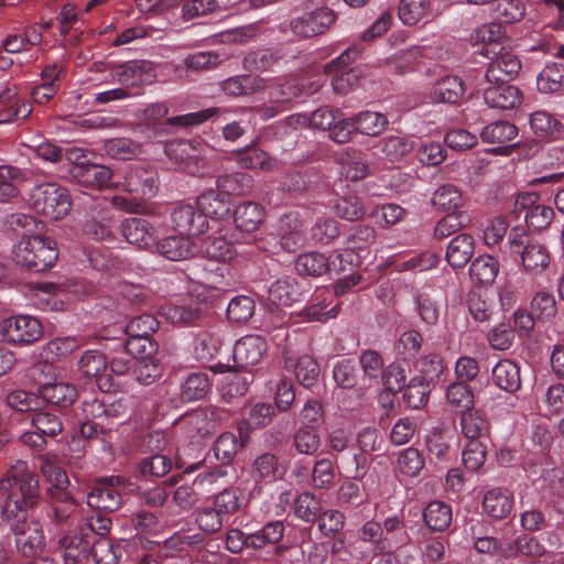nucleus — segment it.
<instances>
[{"mask_svg":"<svg viewBox=\"0 0 564 564\" xmlns=\"http://www.w3.org/2000/svg\"><path fill=\"white\" fill-rule=\"evenodd\" d=\"M40 399L58 408L70 406L77 399L78 393L74 384L58 381L45 383L39 388Z\"/></svg>","mask_w":564,"mask_h":564,"instance_id":"nucleus-27","label":"nucleus"},{"mask_svg":"<svg viewBox=\"0 0 564 564\" xmlns=\"http://www.w3.org/2000/svg\"><path fill=\"white\" fill-rule=\"evenodd\" d=\"M122 348L127 355L137 359L151 357L156 350V344L150 337L128 336L116 340L115 349Z\"/></svg>","mask_w":564,"mask_h":564,"instance_id":"nucleus-49","label":"nucleus"},{"mask_svg":"<svg viewBox=\"0 0 564 564\" xmlns=\"http://www.w3.org/2000/svg\"><path fill=\"white\" fill-rule=\"evenodd\" d=\"M431 203L436 209L451 210L459 208L464 198L457 186L444 184L434 192Z\"/></svg>","mask_w":564,"mask_h":564,"instance_id":"nucleus-59","label":"nucleus"},{"mask_svg":"<svg viewBox=\"0 0 564 564\" xmlns=\"http://www.w3.org/2000/svg\"><path fill=\"white\" fill-rule=\"evenodd\" d=\"M311 128L328 130L329 138L337 143H346L354 133V123L333 107H321L311 113Z\"/></svg>","mask_w":564,"mask_h":564,"instance_id":"nucleus-11","label":"nucleus"},{"mask_svg":"<svg viewBox=\"0 0 564 564\" xmlns=\"http://www.w3.org/2000/svg\"><path fill=\"white\" fill-rule=\"evenodd\" d=\"M41 473L51 485L47 488L50 498L58 496L59 491H67L69 485L68 476L56 460L44 458L41 464Z\"/></svg>","mask_w":564,"mask_h":564,"instance_id":"nucleus-45","label":"nucleus"},{"mask_svg":"<svg viewBox=\"0 0 564 564\" xmlns=\"http://www.w3.org/2000/svg\"><path fill=\"white\" fill-rule=\"evenodd\" d=\"M124 188L135 197L154 196L159 188L156 171L143 164L131 166L124 176Z\"/></svg>","mask_w":564,"mask_h":564,"instance_id":"nucleus-17","label":"nucleus"},{"mask_svg":"<svg viewBox=\"0 0 564 564\" xmlns=\"http://www.w3.org/2000/svg\"><path fill=\"white\" fill-rule=\"evenodd\" d=\"M423 519L432 531L444 532L452 523V507L443 501H431L423 511Z\"/></svg>","mask_w":564,"mask_h":564,"instance_id":"nucleus-40","label":"nucleus"},{"mask_svg":"<svg viewBox=\"0 0 564 564\" xmlns=\"http://www.w3.org/2000/svg\"><path fill=\"white\" fill-rule=\"evenodd\" d=\"M359 365L362 370V380L368 381V386H379L384 371L381 355L373 349L362 350L359 355Z\"/></svg>","mask_w":564,"mask_h":564,"instance_id":"nucleus-48","label":"nucleus"},{"mask_svg":"<svg viewBox=\"0 0 564 564\" xmlns=\"http://www.w3.org/2000/svg\"><path fill=\"white\" fill-rule=\"evenodd\" d=\"M322 509L321 500L311 492H302L294 502L295 517L308 523L319 518Z\"/></svg>","mask_w":564,"mask_h":564,"instance_id":"nucleus-60","label":"nucleus"},{"mask_svg":"<svg viewBox=\"0 0 564 564\" xmlns=\"http://www.w3.org/2000/svg\"><path fill=\"white\" fill-rule=\"evenodd\" d=\"M285 525L281 520L267 522L260 530L251 533L250 543L253 550H261L267 545H274V553L282 554L285 551L284 545L278 543L283 539Z\"/></svg>","mask_w":564,"mask_h":564,"instance_id":"nucleus-28","label":"nucleus"},{"mask_svg":"<svg viewBox=\"0 0 564 564\" xmlns=\"http://www.w3.org/2000/svg\"><path fill=\"white\" fill-rule=\"evenodd\" d=\"M334 213L347 221H356L364 217L366 209L356 194L337 196L333 202Z\"/></svg>","mask_w":564,"mask_h":564,"instance_id":"nucleus-50","label":"nucleus"},{"mask_svg":"<svg viewBox=\"0 0 564 564\" xmlns=\"http://www.w3.org/2000/svg\"><path fill=\"white\" fill-rule=\"evenodd\" d=\"M404 403L414 410L423 408L429 401V384L422 377H414L403 388Z\"/></svg>","mask_w":564,"mask_h":564,"instance_id":"nucleus-57","label":"nucleus"},{"mask_svg":"<svg viewBox=\"0 0 564 564\" xmlns=\"http://www.w3.org/2000/svg\"><path fill=\"white\" fill-rule=\"evenodd\" d=\"M228 420L229 412L226 409L207 406L185 414L180 419L178 425L191 440L198 441L215 434Z\"/></svg>","mask_w":564,"mask_h":564,"instance_id":"nucleus-7","label":"nucleus"},{"mask_svg":"<svg viewBox=\"0 0 564 564\" xmlns=\"http://www.w3.org/2000/svg\"><path fill=\"white\" fill-rule=\"evenodd\" d=\"M0 335L7 343L31 345L43 335V325L31 315H14L0 323Z\"/></svg>","mask_w":564,"mask_h":564,"instance_id":"nucleus-9","label":"nucleus"},{"mask_svg":"<svg viewBox=\"0 0 564 564\" xmlns=\"http://www.w3.org/2000/svg\"><path fill=\"white\" fill-rule=\"evenodd\" d=\"M93 540L76 524L63 529L58 545L65 564H86L90 557Z\"/></svg>","mask_w":564,"mask_h":564,"instance_id":"nucleus-12","label":"nucleus"},{"mask_svg":"<svg viewBox=\"0 0 564 564\" xmlns=\"http://www.w3.org/2000/svg\"><path fill=\"white\" fill-rule=\"evenodd\" d=\"M482 511L494 520L509 517L514 507L513 492L503 487H492L485 491L481 502Z\"/></svg>","mask_w":564,"mask_h":564,"instance_id":"nucleus-22","label":"nucleus"},{"mask_svg":"<svg viewBox=\"0 0 564 564\" xmlns=\"http://www.w3.org/2000/svg\"><path fill=\"white\" fill-rule=\"evenodd\" d=\"M207 145L200 141L174 140L165 145V154L175 169L192 176H209L210 167L206 160Z\"/></svg>","mask_w":564,"mask_h":564,"instance_id":"nucleus-3","label":"nucleus"},{"mask_svg":"<svg viewBox=\"0 0 564 564\" xmlns=\"http://www.w3.org/2000/svg\"><path fill=\"white\" fill-rule=\"evenodd\" d=\"M121 232L126 240L139 249L153 251L156 230L152 223L145 218L130 217L122 221Z\"/></svg>","mask_w":564,"mask_h":564,"instance_id":"nucleus-20","label":"nucleus"},{"mask_svg":"<svg viewBox=\"0 0 564 564\" xmlns=\"http://www.w3.org/2000/svg\"><path fill=\"white\" fill-rule=\"evenodd\" d=\"M119 82L124 86H138L150 82L153 75V64L149 61H130L117 72Z\"/></svg>","mask_w":564,"mask_h":564,"instance_id":"nucleus-36","label":"nucleus"},{"mask_svg":"<svg viewBox=\"0 0 564 564\" xmlns=\"http://www.w3.org/2000/svg\"><path fill=\"white\" fill-rule=\"evenodd\" d=\"M349 119L354 123V132H360L366 135H377L388 124L386 116L375 111H362Z\"/></svg>","mask_w":564,"mask_h":564,"instance_id":"nucleus-54","label":"nucleus"},{"mask_svg":"<svg viewBox=\"0 0 564 564\" xmlns=\"http://www.w3.org/2000/svg\"><path fill=\"white\" fill-rule=\"evenodd\" d=\"M539 91L549 94L558 91L564 87V65L552 63L546 65L536 78Z\"/></svg>","mask_w":564,"mask_h":564,"instance_id":"nucleus-52","label":"nucleus"},{"mask_svg":"<svg viewBox=\"0 0 564 564\" xmlns=\"http://www.w3.org/2000/svg\"><path fill=\"white\" fill-rule=\"evenodd\" d=\"M282 54L278 50L259 48L249 52L242 62V66L248 72H269L273 70L282 59Z\"/></svg>","mask_w":564,"mask_h":564,"instance_id":"nucleus-42","label":"nucleus"},{"mask_svg":"<svg viewBox=\"0 0 564 564\" xmlns=\"http://www.w3.org/2000/svg\"><path fill=\"white\" fill-rule=\"evenodd\" d=\"M524 270L532 274L542 273L550 264L546 248L538 242H528L519 253Z\"/></svg>","mask_w":564,"mask_h":564,"instance_id":"nucleus-41","label":"nucleus"},{"mask_svg":"<svg viewBox=\"0 0 564 564\" xmlns=\"http://www.w3.org/2000/svg\"><path fill=\"white\" fill-rule=\"evenodd\" d=\"M475 251V241L469 234H459L454 237L446 250V260L453 268H463L471 259Z\"/></svg>","mask_w":564,"mask_h":564,"instance_id":"nucleus-34","label":"nucleus"},{"mask_svg":"<svg viewBox=\"0 0 564 564\" xmlns=\"http://www.w3.org/2000/svg\"><path fill=\"white\" fill-rule=\"evenodd\" d=\"M280 246L286 252H295L304 246L301 220L294 215L281 217L279 224Z\"/></svg>","mask_w":564,"mask_h":564,"instance_id":"nucleus-29","label":"nucleus"},{"mask_svg":"<svg viewBox=\"0 0 564 564\" xmlns=\"http://www.w3.org/2000/svg\"><path fill=\"white\" fill-rule=\"evenodd\" d=\"M482 96L486 105L492 109L512 110L519 108L524 99L523 93L514 85H484Z\"/></svg>","mask_w":564,"mask_h":564,"instance_id":"nucleus-18","label":"nucleus"},{"mask_svg":"<svg viewBox=\"0 0 564 564\" xmlns=\"http://www.w3.org/2000/svg\"><path fill=\"white\" fill-rule=\"evenodd\" d=\"M6 404L17 412H28L32 414L42 406L40 394L28 392L25 390H12L6 397Z\"/></svg>","mask_w":564,"mask_h":564,"instance_id":"nucleus-63","label":"nucleus"},{"mask_svg":"<svg viewBox=\"0 0 564 564\" xmlns=\"http://www.w3.org/2000/svg\"><path fill=\"white\" fill-rule=\"evenodd\" d=\"M499 272L498 261L489 254L476 258L469 267L470 279L480 285L491 284Z\"/></svg>","mask_w":564,"mask_h":564,"instance_id":"nucleus-47","label":"nucleus"},{"mask_svg":"<svg viewBox=\"0 0 564 564\" xmlns=\"http://www.w3.org/2000/svg\"><path fill=\"white\" fill-rule=\"evenodd\" d=\"M104 151L115 160H131L141 152V145L129 138H113L105 141Z\"/></svg>","mask_w":564,"mask_h":564,"instance_id":"nucleus-58","label":"nucleus"},{"mask_svg":"<svg viewBox=\"0 0 564 564\" xmlns=\"http://www.w3.org/2000/svg\"><path fill=\"white\" fill-rule=\"evenodd\" d=\"M161 314L172 324L189 326L199 321L203 308L196 302L186 305H166L162 307Z\"/></svg>","mask_w":564,"mask_h":564,"instance_id":"nucleus-43","label":"nucleus"},{"mask_svg":"<svg viewBox=\"0 0 564 564\" xmlns=\"http://www.w3.org/2000/svg\"><path fill=\"white\" fill-rule=\"evenodd\" d=\"M292 446L303 455L313 456L321 447V435L318 430L299 426L292 437Z\"/></svg>","mask_w":564,"mask_h":564,"instance_id":"nucleus-55","label":"nucleus"},{"mask_svg":"<svg viewBox=\"0 0 564 564\" xmlns=\"http://www.w3.org/2000/svg\"><path fill=\"white\" fill-rule=\"evenodd\" d=\"M196 205L205 215V219H212L216 223L219 220L228 219L231 210L230 198L221 194L216 188H210L200 194L196 199Z\"/></svg>","mask_w":564,"mask_h":564,"instance_id":"nucleus-23","label":"nucleus"},{"mask_svg":"<svg viewBox=\"0 0 564 564\" xmlns=\"http://www.w3.org/2000/svg\"><path fill=\"white\" fill-rule=\"evenodd\" d=\"M415 147L414 141L401 135H390L381 139L377 148L390 161H397L410 153Z\"/></svg>","mask_w":564,"mask_h":564,"instance_id":"nucleus-53","label":"nucleus"},{"mask_svg":"<svg viewBox=\"0 0 564 564\" xmlns=\"http://www.w3.org/2000/svg\"><path fill=\"white\" fill-rule=\"evenodd\" d=\"M357 449L355 454L364 456L366 460V474L368 473L369 459L371 453L380 452L384 444V438L380 431L373 426H367L358 431L356 435Z\"/></svg>","mask_w":564,"mask_h":564,"instance_id":"nucleus-44","label":"nucleus"},{"mask_svg":"<svg viewBox=\"0 0 564 564\" xmlns=\"http://www.w3.org/2000/svg\"><path fill=\"white\" fill-rule=\"evenodd\" d=\"M17 264L30 271L42 272L51 269L58 259L55 241L40 236L21 239L12 250Z\"/></svg>","mask_w":564,"mask_h":564,"instance_id":"nucleus-2","label":"nucleus"},{"mask_svg":"<svg viewBox=\"0 0 564 564\" xmlns=\"http://www.w3.org/2000/svg\"><path fill=\"white\" fill-rule=\"evenodd\" d=\"M171 223L178 234L184 236H199L209 228V221L205 219L204 213L193 205H182L171 213Z\"/></svg>","mask_w":564,"mask_h":564,"instance_id":"nucleus-15","label":"nucleus"},{"mask_svg":"<svg viewBox=\"0 0 564 564\" xmlns=\"http://www.w3.org/2000/svg\"><path fill=\"white\" fill-rule=\"evenodd\" d=\"M521 62L511 52H500L488 64L482 85L509 84L521 70Z\"/></svg>","mask_w":564,"mask_h":564,"instance_id":"nucleus-14","label":"nucleus"},{"mask_svg":"<svg viewBox=\"0 0 564 564\" xmlns=\"http://www.w3.org/2000/svg\"><path fill=\"white\" fill-rule=\"evenodd\" d=\"M491 379L496 387L509 393H514L521 388L520 368L509 359L497 362L491 371Z\"/></svg>","mask_w":564,"mask_h":564,"instance_id":"nucleus-33","label":"nucleus"},{"mask_svg":"<svg viewBox=\"0 0 564 564\" xmlns=\"http://www.w3.org/2000/svg\"><path fill=\"white\" fill-rule=\"evenodd\" d=\"M301 289L295 278L284 276L273 282L268 290V300L274 306H291L301 297Z\"/></svg>","mask_w":564,"mask_h":564,"instance_id":"nucleus-31","label":"nucleus"},{"mask_svg":"<svg viewBox=\"0 0 564 564\" xmlns=\"http://www.w3.org/2000/svg\"><path fill=\"white\" fill-rule=\"evenodd\" d=\"M126 541L98 538L93 540L90 557L96 564H118L126 552Z\"/></svg>","mask_w":564,"mask_h":564,"instance_id":"nucleus-30","label":"nucleus"},{"mask_svg":"<svg viewBox=\"0 0 564 564\" xmlns=\"http://www.w3.org/2000/svg\"><path fill=\"white\" fill-rule=\"evenodd\" d=\"M459 424L462 434L468 441H486L489 437L490 423L480 410L473 408L460 413Z\"/></svg>","mask_w":564,"mask_h":564,"instance_id":"nucleus-32","label":"nucleus"},{"mask_svg":"<svg viewBox=\"0 0 564 564\" xmlns=\"http://www.w3.org/2000/svg\"><path fill=\"white\" fill-rule=\"evenodd\" d=\"M128 480L122 476L100 477L95 480L87 494V505L93 509L113 512L123 502V491Z\"/></svg>","mask_w":564,"mask_h":564,"instance_id":"nucleus-8","label":"nucleus"},{"mask_svg":"<svg viewBox=\"0 0 564 564\" xmlns=\"http://www.w3.org/2000/svg\"><path fill=\"white\" fill-rule=\"evenodd\" d=\"M267 350V343L259 335H246L234 346L232 358L237 368L258 365Z\"/></svg>","mask_w":564,"mask_h":564,"instance_id":"nucleus-21","label":"nucleus"},{"mask_svg":"<svg viewBox=\"0 0 564 564\" xmlns=\"http://www.w3.org/2000/svg\"><path fill=\"white\" fill-rule=\"evenodd\" d=\"M212 389L209 377L205 372H191L181 383L178 392L170 397L172 408H178L183 403L204 399Z\"/></svg>","mask_w":564,"mask_h":564,"instance_id":"nucleus-19","label":"nucleus"},{"mask_svg":"<svg viewBox=\"0 0 564 564\" xmlns=\"http://www.w3.org/2000/svg\"><path fill=\"white\" fill-rule=\"evenodd\" d=\"M446 399L459 413L474 408V393L465 382H454L446 389Z\"/></svg>","mask_w":564,"mask_h":564,"instance_id":"nucleus-64","label":"nucleus"},{"mask_svg":"<svg viewBox=\"0 0 564 564\" xmlns=\"http://www.w3.org/2000/svg\"><path fill=\"white\" fill-rule=\"evenodd\" d=\"M69 174L79 185L93 189L107 187L112 178V171L109 167L94 163L73 166Z\"/></svg>","mask_w":564,"mask_h":564,"instance_id":"nucleus-24","label":"nucleus"},{"mask_svg":"<svg viewBox=\"0 0 564 564\" xmlns=\"http://www.w3.org/2000/svg\"><path fill=\"white\" fill-rule=\"evenodd\" d=\"M51 506L47 510V518L56 525L74 528L82 522L79 505L68 491H59L58 496H53Z\"/></svg>","mask_w":564,"mask_h":564,"instance_id":"nucleus-16","label":"nucleus"},{"mask_svg":"<svg viewBox=\"0 0 564 564\" xmlns=\"http://www.w3.org/2000/svg\"><path fill=\"white\" fill-rule=\"evenodd\" d=\"M295 269L301 275L319 276L329 272L328 258L315 251L303 253L297 257Z\"/></svg>","mask_w":564,"mask_h":564,"instance_id":"nucleus-51","label":"nucleus"},{"mask_svg":"<svg viewBox=\"0 0 564 564\" xmlns=\"http://www.w3.org/2000/svg\"><path fill=\"white\" fill-rule=\"evenodd\" d=\"M33 304L43 311H61L64 306L61 288L52 282L36 283L33 288Z\"/></svg>","mask_w":564,"mask_h":564,"instance_id":"nucleus-39","label":"nucleus"},{"mask_svg":"<svg viewBox=\"0 0 564 564\" xmlns=\"http://www.w3.org/2000/svg\"><path fill=\"white\" fill-rule=\"evenodd\" d=\"M236 161L242 169L247 170L271 171L276 165V161L256 144L238 150Z\"/></svg>","mask_w":564,"mask_h":564,"instance_id":"nucleus-37","label":"nucleus"},{"mask_svg":"<svg viewBox=\"0 0 564 564\" xmlns=\"http://www.w3.org/2000/svg\"><path fill=\"white\" fill-rule=\"evenodd\" d=\"M267 87V80L260 76L245 74L231 76L219 83L220 90L228 97H245L261 91Z\"/></svg>","mask_w":564,"mask_h":564,"instance_id":"nucleus-25","label":"nucleus"},{"mask_svg":"<svg viewBox=\"0 0 564 564\" xmlns=\"http://www.w3.org/2000/svg\"><path fill=\"white\" fill-rule=\"evenodd\" d=\"M0 527L8 524L15 536V546L25 557L35 556L44 546V533L30 514L40 506L42 494L37 474L18 459L0 479Z\"/></svg>","mask_w":564,"mask_h":564,"instance_id":"nucleus-1","label":"nucleus"},{"mask_svg":"<svg viewBox=\"0 0 564 564\" xmlns=\"http://www.w3.org/2000/svg\"><path fill=\"white\" fill-rule=\"evenodd\" d=\"M518 132L516 124L510 121L498 120L482 128L480 139L485 143L503 144L514 140Z\"/></svg>","mask_w":564,"mask_h":564,"instance_id":"nucleus-46","label":"nucleus"},{"mask_svg":"<svg viewBox=\"0 0 564 564\" xmlns=\"http://www.w3.org/2000/svg\"><path fill=\"white\" fill-rule=\"evenodd\" d=\"M470 221L471 218L466 212L449 213L436 223L434 236L436 239H444L467 227Z\"/></svg>","mask_w":564,"mask_h":564,"instance_id":"nucleus-61","label":"nucleus"},{"mask_svg":"<svg viewBox=\"0 0 564 564\" xmlns=\"http://www.w3.org/2000/svg\"><path fill=\"white\" fill-rule=\"evenodd\" d=\"M202 249L208 259L218 262L230 261L236 254L234 245L224 237L206 238Z\"/></svg>","mask_w":564,"mask_h":564,"instance_id":"nucleus-62","label":"nucleus"},{"mask_svg":"<svg viewBox=\"0 0 564 564\" xmlns=\"http://www.w3.org/2000/svg\"><path fill=\"white\" fill-rule=\"evenodd\" d=\"M311 0L304 1V12L293 17L289 22V29L292 34L300 40H308L325 34L335 24L338 15L332 8L327 6L311 9L308 3Z\"/></svg>","mask_w":564,"mask_h":564,"instance_id":"nucleus-5","label":"nucleus"},{"mask_svg":"<svg viewBox=\"0 0 564 564\" xmlns=\"http://www.w3.org/2000/svg\"><path fill=\"white\" fill-rule=\"evenodd\" d=\"M215 185L218 192L230 198L231 195L243 194L251 185V177L246 173L225 174L216 178Z\"/></svg>","mask_w":564,"mask_h":564,"instance_id":"nucleus-56","label":"nucleus"},{"mask_svg":"<svg viewBox=\"0 0 564 564\" xmlns=\"http://www.w3.org/2000/svg\"><path fill=\"white\" fill-rule=\"evenodd\" d=\"M465 94V84L458 76H446L432 88L431 98L437 102L456 104Z\"/></svg>","mask_w":564,"mask_h":564,"instance_id":"nucleus-38","label":"nucleus"},{"mask_svg":"<svg viewBox=\"0 0 564 564\" xmlns=\"http://www.w3.org/2000/svg\"><path fill=\"white\" fill-rule=\"evenodd\" d=\"M328 446L329 454L339 470L352 479L365 478L366 460L364 456L355 454V446L345 430H334L328 436Z\"/></svg>","mask_w":564,"mask_h":564,"instance_id":"nucleus-6","label":"nucleus"},{"mask_svg":"<svg viewBox=\"0 0 564 564\" xmlns=\"http://www.w3.org/2000/svg\"><path fill=\"white\" fill-rule=\"evenodd\" d=\"M283 365L288 372L294 373L297 382L304 388H312L318 380L321 368L310 355H297L292 349L283 350Z\"/></svg>","mask_w":564,"mask_h":564,"instance_id":"nucleus-13","label":"nucleus"},{"mask_svg":"<svg viewBox=\"0 0 564 564\" xmlns=\"http://www.w3.org/2000/svg\"><path fill=\"white\" fill-rule=\"evenodd\" d=\"M263 219L264 208L261 204L254 202L239 204L234 210V221L241 231H256Z\"/></svg>","mask_w":564,"mask_h":564,"instance_id":"nucleus-35","label":"nucleus"},{"mask_svg":"<svg viewBox=\"0 0 564 564\" xmlns=\"http://www.w3.org/2000/svg\"><path fill=\"white\" fill-rule=\"evenodd\" d=\"M28 417H30L32 430L21 434L20 441L30 447L43 449L47 437L53 438L63 431L62 419L54 413L39 409Z\"/></svg>","mask_w":564,"mask_h":564,"instance_id":"nucleus-10","label":"nucleus"},{"mask_svg":"<svg viewBox=\"0 0 564 564\" xmlns=\"http://www.w3.org/2000/svg\"><path fill=\"white\" fill-rule=\"evenodd\" d=\"M153 250L171 261H180L194 256L196 247L189 237L180 234L156 239Z\"/></svg>","mask_w":564,"mask_h":564,"instance_id":"nucleus-26","label":"nucleus"},{"mask_svg":"<svg viewBox=\"0 0 564 564\" xmlns=\"http://www.w3.org/2000/svg\"><path fill=\"white\" fill-rule=\"evenodd\" d=\"M30 203L35 213L52 220L66 216L72 206L67 188L56 183L35 185L30 194Z\"/></svg>","mask_w":564,"mask_h":564,"instance_id":"nucleus-4","label":"nucleus"}]
</instances>
